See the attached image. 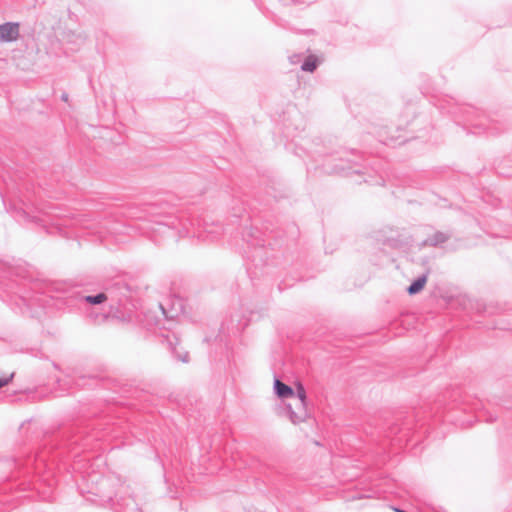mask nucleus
Returning <instances> with one entry per match:
<instances>
[{
  "mask_svg": "<svg viewBox=\"0 0 512 512\" xmlns=\"http://www.w3.org/2000/svg\"><path fill=\"white\" fill-rule=\"evenodd\" d=\"M295 395V404H288L287 409L289 411V418L291 422L298 424L304 422L308 417L306 391L301 384H298Z\"/></svg>",
  "mask_w": 512,
  "mask_h": 512,
  "instance_id": "f257e3e1",
  "label": "nucleus"
},
{
  "mask_svg": "<svg viewBox=\"0 0 512 512\" xmlns=\"http://www.w3.org/2000/svg\"><path fill=\"white\" fill-rule=\"evenodd\" d=\"M19 36V25L17 23H5L0 25V41L11 42Z\"/></svg>",
  "mask_w": 512,
  "mask_h": 512,
  "instance_id": "f03ea898",
  "label": "nucleus"
},
{
  "mask_svg": "<svg viewBox=\"0 0 512 512\" xmlns=\"http://www.w3.org/2000/svg\"><path fill=\"white\" fill-rule=\"evenodd\" d=\"M274 391L280 398H288L294 396L293 389L285 383L281 382L279 379H275L274 381Z\"/></svg>",
  "mask_w": 512,
  "mask_h": 512,
  "instance_id": "7ed1b4c3",
  "label": "nucleus"
},
{
  "mask_svg": "<svg viewBox=\"0 0 512 512\" xmlns=\"http://www.w3.org/2000/svg\"><path fill=\"white\" fill-rule=\"evenodd\" d=\"M160 308L162 310L163 315L168 319H174L176 318L180 312L183 310L182 301L180 299L177 300V307L176 304H173V306L168 310L166 308V305L160 304Z\"/></svg>",
  "mask_w": 512,
  "mask_h": 512,
  "instance_id": "20e7f679",
  "label": "nucleus"
},
{
  "mask_svg": "<svg viewBox=\"0 0 512 512\" xmlns=\"http://www.w3.org/2000/svg\"><path fill=\"white\" fill-rule=\"evenodd\" d=\"M427 282V276L422 275L418 277L407 289L408 293L413 295L420 292Z\"/></svg>",
  "mask_w": 512,
  "mask_h": 512,
  "instance_id": "39448f33",
  "label": "nucleus"
},
{
  "mask_svg": "<svg viewBox=\"0 0 512 512\" xmlns=\"http://www.w3.org/2000/svg\"><path fill=\"white\" fill-rule=\"evenodd\" d=\"M448 238H449V236L446 235L445 233L436 232L435 234H433L430 238H428L426 240V243H428L429 245L435 246V245L444 243Z\"/></svg>",
  "mask_w": 512,
  "mask_h": 512,
  "instance_id": "423d86ee",
  "label": "nucleus"
},
{
  "mask_svg": "<svg viewBox=\"0 0 512 512\" xmlns=\"http://www.w3.org/2000/svg\"><path fill=\"white\" fill-rule=\"evenodd\" d=\"M84 300L89 303V304H92V305H98V304H101L103 303L104 301L107 300V296L105 293H99L97 295H89V296H85L84 297Z\"/></svg>",
  "mask_w": 512,
  "mask_h": 512,
  "instance_id": "0eeeda50",
  "label": "nucleus"
},
{
  "mask_svg": "<svg viewBox=\"0 0 512 512\" xmlns=\"http://www.w3.org/2000/svg\"><path fill=\"white\" fill-rule=\"evenodd\" d=\"M317 67V61L314 56H309L303 62L301 69L306 72H313Z\"/></svg>",
  "mask_w": 512,
  "mask_h": 512,
  "instance_id": "6e6552de",
  "label": "nucleus"
},
{
  "mask_svg": "<svg viewBox=\"0 0 512 512\" xmlns=\"http://www.w3.org/2000/svg\"><path fill=\"white\" fill-rule=\"evenodd\" d=\"M14 374L12 373L9 377H4L0 379V388L8 385L10 381L12 380Z\"/></svg>",
  "mask_w": 512,
  "mask_h": 512,
  "instance_id": "1a4fd4ad",
  "label": "nucleus"
},
{
  "mask_svg": "<svg viewBox=\"0 0 512 512\" xmlns=\"http://www.w3.org/2000/svg\"><path fill=\"white\" fill-rule=\"evenodd\" d=\"M178 358L183 362H188V353L185 352L184 355H178Z\"/></svg>",
  "mask_w": 512,
  "mask_h": 512,
  "instance_id": "9d476101",
  "label": "nucleus"
},
{
  "mask_svg": "<svg viewBox=\"0 0 512 512\" xmlns=\"http://www.w3.org/2000/svg\"><path fill=\"white\" fill-rule=\"evenodd\" d=\"M62 100L63 101H67L68 100V95L67 94H63L62 95Z\"/></svg>",
  "mask_w": 512,
  "mask_h": 512,
  "instance_id": "9b49d317",
  "label": "nucleus"
}]
</instances>
